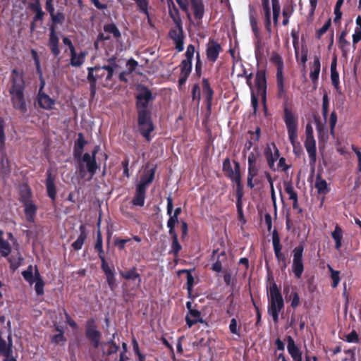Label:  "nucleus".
<instances>
[{
	"label": "nucleus",
	"mask_w": 361,
	"mask_h": 361,
	"mask_svg": "<svg viewBox=\"0 0 361 361\" xmlns=\"http://www.w3.org/2000/svg\"><path fill=\"white\" fill-rule=\"evenodd\" d=\"M99 150V146L97 145L94 147L92 154L85 153L81 155V152H75V158L78 159V173L80 178L89 181L90 180L97 170L99 169V166L96 162L95 156Z\"/></svg>",
	"instance_id": "obj_1"
},
{
	"label": "nucleus",
	"mask_w": 361,
	"mask_h": 361,
	"mask_svg": "<svg viewBox=\"0 0 361 361\" xmlns=\"http://www.w3.org/2000/svg\"><path fill=\"white\" fill-rule=\"evenodd\" d=\"M117 68L118 65L115 59H110L106 65L87 68V79L91 82V91L92 94L95 92L96 82L99 80L102 82L104 86L108 85L109 82L111 80L114 72Z\"/></svg>",
	"instance_id": "obj_2"
},
{
	"label": "nucleus",
	"mask_w": 361,
	"mask_h": 361,
	"mask_svg": "<svg viewBox=\"0 0 361 361\" xmlns=\"http://www.w3.org/2000/svg\"><path fill=\"white\" fill-rule=\"evenodd\" d=\"M11 87L9 90L13 106L22 113L27 111L25 100L24 98L25 81L22 72L16 69L11 73Z\"/></svg>",
	"instance_id": "obj_3"
},
{
	"label": "nucleus",
	"mask_w": 361,
	"mask_h": 361,
	"mask_svg": "<svg viewBox=\"0 0 361 361\" xmlns=\"http://www.w3.org/2000/svg\"><path fill=\"white\" fill-rule=\"evenodd\" d=\"M284 121L293 152L295 154H299L301 152V145L298 140V121L292 112L287 109L284 111Z\"/></svg>",
	"instance_id": "obj_4"
},
{
	"label": "nucleus",
	"mask_w": 361,
	"mask_h": 361,
	"mask_svg": "<svg viewBox=\"0 0 361 361\" xmlns=\"http://www.w3.org/2000/svg\"><path fill=\"white\" fill-rule=\"evenodd\" d=\"M269 314L272 317L275 322H278L279 313L283 307V300L276 285L274 283L269 288Z\"/></svg>",
	"instance_id": "obj_5"
},
{
	"label": "nucleus",
	"mask_w": 361,
	"mask_h": 361,
	"mask_svg": "<svg viewBox=\"0 0 361 361\" xmlns=\"http://www.w3.org/2000/svg\"><path fill=\"white\" fill-rule=\"evenodd\" d=\"M247 162V186L252 189L258 183L257 179L254 180V178L258 175L261 166L259 157L252 152L249 154Z\"/></svg>",
	"instance_id": "obj_6"
},
{
	"label": "nucleus",
	"mask_w": 361,
	"mask_h": 361,
	"mask_svg": "<svg viewBox=\"0 0 361 361\" xmlns=\"http://www.w3.org/2000/svg\"><path fill=\"white\" fill-rule=\"evenodd\" d=\"M139 130L141 134L149 141V133L153 131L154 127L150 120L149 112L147 109L140 110L138 114Z\"/></svg>",
	"instance_id": "obj_7"
},
{
	"label": "nucleus",
	"mask_w": 361,
	"mask_h": 361,
	"mask_svg": "<svg viewBox=\"0 0 361 361\" xmlns=\"http://www.w3.org/2000/svg\"><path fill=\"white\" fill-rule=\"evenodd\" d=\"M13 341L11 334H8L6 339L4 338L0 332V357L3 361H17L13 355Z\"/></svg>",
	"instance_id": "obj_8"
},
{
	"label": "nucleus",
	"mask_w": 361,
	"mask_h": 361,
	"mask_svg": "<svg viewBox=\"0 0 361 361\" xmlns=\"http://www.w3.org/2000/svg\"><path fill=\"white\" fill-rule=\"evenodd\" d=\"M233 164L234 168L232 167L230 159H226L223 163V171L228 177L239 185L241 180L240 164L234 161Z\"/></svg>",
	"instance_id": "obj_9"
},
{
	"label": "nucleus",
	"mask_w": 361,
	"mask_h": 361,
	"mask_svg": "<svg viewBox=\"0 0 361 361\" xmlns=\"http://www.w3.org/2000/svg\"><path fill=\"white\" fill-rule=\"evenodd\" d=\"M304 247L302 245L297 246L293 250V259L292 269L296 278L300 279L304 270L302 262V252Z\"/></svg>",
	"instance_id": "obj_10"
},
{
	"label": "nucleus",
	"mask_w": 361,
	"mask_h": 361,
	"mask_svg": "<svg viewBox=\"0 0 361 361\" xmlns=\"http://www.w3.org/2000/svg\"><path fill=\"white\" fill-rule=\"evenodd\" d=\"M271 61L276 66V82L277 87L279 89V94L281 96L284 93V84H283V63L281 57L275 54L271 56Z\"/></svg>",
	"instance_id": "obj_11"
},
{
	"label": "nucleus",
	"mask_w": 361,
	"mask_h": 361,
	"mask_svg": "<svg viewBox=\"0 0 361 361\" xmlns=\"http://www.w3.org/2000/svg\"><path fill=\"white\" fill-rule=\"evenodd\" d=\"M85 333L94 348L100 344L101 333L97 329L94 319H90L86 323Z\"/></svg>",
	"instance_id": "obj_12"
},
{
	"label": "nucleus",
	"mask_w": 361,
	"mask_h": 361,
	"mask_svg": "<svg viewBox=\"0 0 361 361\" xmlns=\"http://www.w3.org/2000/svg\"><path fill=\"white\" fill-rule=\"evenodd\" d=\"M151 100H152L151 92L145 87L140 88L139 93L137 95V106L138 111L140 110L146 109L149 102Z\"/></svg>",
	"instance_id": "obj_13"
},
{
	"label": "nucleus",
	"mask_w": 361,
	"mask_h": 361,
	"mask_svg": "<svg viewBox=\"0 0 361 361\" xmlns=\"http://www.w3.org/2000/svg\"><path fill=\"white\" fill-rule=\"evenodd\" d=\"M222 48L218 42L214 40H209L207 44V59L208 61L214 63L216 61Z\"/></svg>",
	"instance_id": "obj_14"
},
{
	"label": "nucleus",
	"mask_w": 361,
	"mask_h": 361,
	"mask_svg": "<svg viewBox=\"0 0 361 361\" xmlns=\"http://www.w3.org/2000/svg\"><path fill=\"white\" fill-rule=\"evenodd\" d=\"M25 190L27 195V197H29L30 195V190L27 188H25ZM24 206L27 220L30 222L33 221L37 209L36 206L29 200V198L26 197L24 199Z\"/></svg>",
	"instance_id": "obj_15"
},
{
	"label": "nucleus",
	"mask_w": 361,
	"mask_h": 361,
	"mask_svg": "<svg viewBox=\"0 0 361 361\" xmlns=\"http://www.w3.org/2000/svg\"><path fill=\"white\" fill-rule=\"evenodd\" d=\"M287 349L293 361H302V352L295 345L294 340L288 336L287 338Z\"/></svg>",
	"instance_id": "obj_16"
},
{
	"label": "nucleus",
	"mask_w": 361,
	"mask_h": 361,
	"mask_svg": "<svg viewBox=\"0 0 361 361\" xmlns=\"http://www.w3.org/2000/svg\"><path fill=\"white\" fill-rule=\"evenodd\" d=\"M44 83L42 84L41 88L38 95V103L39 105L44 109H51L54 105V100L51 99L47 94L41 92L43 87Z\"/></svg>",
	"instance_id": "obj_17"
},
{
	"label": "nucleus",
	"mask_w": 361,
	"mask_h": 361,
	"mask_svg": "<svg viewBox=\"0 0 361 361\" xmlns=\"http://www.w3.org/2000/svg\"><path fill=\"white\" fill-rule=\"evenodd\" d=\"M71 54V61L70 64L73 67H80L81 66L86 56V53L85 51H81L80 53H77L75 49L70 51Z\"/></svg>",
	"instance_id": "obj_18"
},
{
	"label": "nucleus",
	"mask_w": 361,
	"mask_h": 361,
	"mask_svg": "<svg viewBox=\"0 0 361 361\" xmlns=\"http://www.w3.org/2000/svg\"><path fill=\"white\" fill-rule=\"evenodd\" d=\"M192 7L194 11V16L197 20V23L199 25L204 16V6L201 0H191Z\"/></svg>",
	"instance_id": "obj_19"
},
{
	"label": "nucleus",
	"mask_w": 361,
	"mask_h": 361,
	"mask_svg": "<svg viewBox=\"0 0 361 361\" xmlns=\"http://www.w3.org/2000/svg\"><path fill=\"white\" fill-rule=\"evenodd\" d=\"M59 43V39L56 35V33L55 32L54 29H51L49 39V47L54 56H58L60 54Z\"/></svg>",
	"instance_id": "obj_20"
},
{
	"label": "nucleus",
	"mask_w": 361,
	"mask_h": 361,
	"mask_svg": "<svg viewBox=\"0 0 361 361\" xmlns=\"http://www.w3.org/2000/svg\"><path fill=\"white\" fill-rule=\"evenodd\" d=\"M256 85L258 89L259 93L262 96V99L265 101L266 94V78L264 73L262 72H258L256 75L255 78Z\"/></svg>",
	"instance_id": "obj_21"
},
{
	"label": "nucleus",
	"mask_w": 361,
	"mask_h": 361,
	"mask_svg": "<svg viewBox=\"0 0 361 361\" xmlns=\"http://www.w3.org/2000/svg\"><path fill=\"white\" fill-rule=\"evenodd\" d=\"M143 185H137L136 188V193L133 199V204L137 206H143L145 203L146 189L143 188Z\"/></svg>",
	"instance_id": "obj_22"
},
{
	"label": "nucleus",
	"mask_w": 361,
	"mask_h": 361,
	"mask_svg": "<svg viewBox=\"0 0 361 361\" xmlns=\"http://www.w3.org/2000/svg\"><path fill=\"white\" fill-rule=\"evenodd\" d=\"M305 147L312 161H315L316 142L314 137H306Z\"/></svg>",
	"instance_id": "obj_23"
},
{
	"label": "nucleus",
	"mask_w": 361,
	"mask_h": 361,
	"mask_svg": "<svg viewBox=\"0 0 361 361\" xmlns=\"http://www.w3.org/2000/svg\"><path fill=\"white\" fill-rule=\"evenodd\" d=\"M261 1L265 18V27L269 32H271V12L269 8V0H261Z\"/></svg>",
	"instance_id": "obj_24"
},
{
	"label": "nucleus",
	"mask_w": 361,
	"mask_h": 361,
	"mask_svg": "<svg viewBox=\"0 0 361 361\" xmlns=\"http://www.w3.org/2000/svg\"><path fill=\"white\" fill-rule=\"evenodd\" d=\"M80 233L78 237L77 240L73 243L72 247L75 250H79L82 248V245L87 238V233L85 232V225H81L79 228Z\"/></svg>",
	"instance_id": "obj_25"
},
{
	"label": "nucleus",
	"mask_w": 361,
	"mask_h": 361,
	"mask_svg": "<svg viewBox=\"0 0 361 361\" xmlns=\"http://www.w3.org/2000/svg\"><path fill=\"white\" fill-rule=\"evenodd\" d=\"M320 61L318 57H314L313 63L311 66V71L310 74V77L313 82H315L319 78V72H320Z\"/></svg>",
	"instance_id": "obj_26"
},
{
	"label": "nucleus",
	"mask_w": 361,
	"mask_h": 361,
	"mask_svg": "<svg viewBox=\"0 0 361 361\" xmlns=\"http://www.w3.org/2000/svg\"><path fill=\"white\" fill-rule=\"evenodd\" d=\"M198 322H202L200 312L195 310H190L186 316L187 324L190 327Z\"/></svg>",
	"instance_id": "obj_27"
},
{
	"label": "nucleus",
	"mask_w": 361,
	"mask_h": 361,
	"mask_svg": "<svg viewBox=\"0 0 361 361\" xmlns=\"http://www.w3.org/2000/svg\"><path fill=\"white\" fill-rule=\"evenodd\" d=\"M54 181V179L52 177V176L51 175V173H49L48 174V177L47 178L46 186H47V190L48 195L53 200H55L56 195V188H55Z\"/></svg>",
	"instance_id": "obj_28"
},
{
	"label": "nucleus",
	"mask_w": 361,
	"mask_h": 361,
	"mask_svg": "<svg viewBox=\"0 0 361 361\" xmlns=\"http://www.w3.org/2000/svg\"><path fill=\"white\" fill-rule=\"evenodd\" d=\"M331 236L335 241V247L339 250L342 245L343 231L341 228L336 225L334 231L331 233Z\"/></svg>",
	"instance_id": "obj_29"
},
{
	"label": "nucleus",
	"mask_w": 361,
	"mask_h": 361,
	"mask_svg": "<svg viewBox=\"0 0 361 361\" xmlns=\"http://www.w3.org/2000/svg\"><path fill=\"white\" fill-rule=\"evenodd\" d=\"M120 274L121 276H123L124 279L130 281H136L137 280V284L139 285L141 279L138 273H137L136 269L135 267L132 268L131 269L127 271H120Z\"/></svg>",
	"instance_id": "obj_30"
},
{
	"label": "nucleus",
	"mask_w": 361,
	"mask_h": 361,
	"mask_svg": "<svg viewBox=\"0 0 361 361\" xmlns=\"http://www.w3.org/2000/svg\"><path fill=\"white\" fill-rule=\"evenodd\" d=\"M154 173L155 169L154 168L145 171L143 175L142 176L140 182L138 185H142V183H144L143 188L146 189V185L153 180Z\"/></svg>",
	"instance_id": "obj_31"
},
{
	"label": "nucleus",
	"mask_w": 361,
	"mask_h": 361,
	"mask_svg": "<svg viewBox=\"0 0 361 361\" xmlns=\"http://www.w3.org/2000/svg\"><path fill=\"white\" fill-rule=\"evenodd\" d=\"M347 35V32L345 31H343L341 33V35L339 37L338 39V46L339 48L341 49L343 52V55L345 56L348 52L350 43L348 41L346 40L345 36Z\"/></svg>",
	"instance_id": "obj_32"
},
{
	"label": "nucleus",
	"mask_w": 361,
	"mask_h": 361,
	"mask_svg": "<svg viewBox=\"0 0 361 361\" xmlns=\"http://www.w3.org/2000/svg\"><path fill=\"white\" fill-rule=\"evenodd\" d=\"M102 348L103 353L107 355H111L114 353H116L119 349V347L116 345L113 341L103 343L102 344Z\"/></svg>",
	"instance_id": "obj_33"
},
{
	"label": "nucleus",
	"mask_w": 361,
	"mask_h": 361,
	"mask_svg": "<svg viewBox=\"0 0 361 361\" xmlns=\"http://www.w3.org/2000/svg\"><path fill=\"white\" fill-rule=\"evenodd\" d=\"M315 188H317L318 193L323 195H326L329 192L326 180L322 179L319 176L316 178Z\"/></svg>",
	"instance_id": "obj_34"
},
{
	"label": "nucleus",
	"mask_w": 361,
	"mask_h": 361,
	"mask_svg": "<svg viewBox=\"0 0 361 361\" xmlns=\"http://www.w3.org/2000/svg\"><path fill=\"white\" fill-rule=\"evenodd\" d=\"M274 249L276 257L279 262H283V268L286 267L285 255L281 252V247L278 240H273Z\"/></svg>",
	"instance_id": "obj_35"
},
{
	"label": "nucleus",
	"mask_w": 361,
	"mask_h": 361,
	"mask_svg": "<svg viewBox=\"0 0 361 361\" xmlns=\"http://www.w3.org/2000/svg\"><path fill=\"white\" fill-rule=\"evenodd\" d=\"M35 289L37 295H40L44 293V282L40 277L38 270L35 268Z\"/></svg>",
	"instance_id": "obj_36"
},
{
	"label": "nucleus",
	"mask_w": 361,
	"mask_h": 361,
	"mask_svg": "<svg viewBox=\"0 0 361 361\" xmlns=\"http://www.w3.org/2000/svg\"><path fill=\"white\" fill-rule=\"evenodd\" d=\"M32 9L35 12V16L33 18L34 22L42 21L44 13L42 10L39 0H35V2L32 5Z\"/></svg>",
	"instance_id": "obj_37"
},
{
	"label": "nucleus",
	"mask_w": 361,
	"mask_h": 361,
	"mask_svg": "<svg viewBox=\"0 0 361 361\" xmlns=\"http://www.w3.org/2000/svg\"><path fill=\"white\" fill-rule=\"evenodd\" d=\"M175 23L176 24V29L170 31V36L173 39L174 41H177V37L183 38V29L180 19H174Z\"/></svg>",
	"instance_id": "obj_38"
},
{
	"label": "nucleus",
	"mask_w": 361,
	"mask_h": 361,
	"mask_svg": "<svg viewBox=\"0 0 361 361\" xmlns=\"http://www.w3.org/2000/svg\"><path fill=\"white\" fill-rule=\"evenodd\" d=\"M0 252L4 257L11 252V246L9 243L3 238V231H0Z\"/></svg>",
	"instance_id": "obj_39"
},
{
	"label": "nucleus",
	"mask_w": 361,
	"mask_h": 361,
	"mask_svg": "<svg viewBox=\"0 0 361 361\" xmlns=\"http://www.w3.org/2000/svg\"><path fill=\"white\" fill-rule=\"evenodd\" d=\"M272 11H273V20L274 24H278L279 17L281 11V6L279 0H271Z\"/></svg>",
	"instance_id": "obj_40"
},
{
	"label": "nucleus",
	"mask_w": 361,
	"mask_h": 361,
	"mask_svg": "<svg viewBox=\"0 0 361 361\" xmlns=\"http://www.w3.org/2000/svg\"><path fill=\"white\" fill-rule=\"evenodd\" d=\"M180 66L181 74L190 75L192 68V61L184 59Z\"/></svg>",
	"instance_id": "obj_41"
},
{
	"label": "nucleus",
	"mask_w": 361,
	"mask_h": 361,
	"mask_svg": "<svg viewBox=\"0 0 361 361\" xmlns=\"http://www.w3.org/2000/svg\"><path fill=\"white\" fill-rule=\"evenodd\" d=\"M104 30L106 32L111 33L116 38H118L121 36L120 31L114 23L104 25Z\"/></svg>",
	"instance_id": "obj_42"
},
{
	"label": "nucleus",
	"mask_w": 361,
	"mask_h": 361,
	"mask_svg": "<svg viewBox=\"0 0 361 361\" xmlns=\"http://www.w3.org/2000/svg\"><path fill=\"white\" fill-rule=\"evenodd\" d=\"M24 279L28 281L30 284L35 281V274H33V269L32 266H29L27 270L22 273Z\"/></svg>",
	"instance_id": "obj_43"
},
{
	"label": "nucleus",
	"mask_w": 361,
	"mask_h": 361,
	"mask_svg": "<svg viewBox=\"0 0 361 361\" xmlns=\"http://www.w3.org/2000/svg\"><path fill=\"white\" fill-rule=\"evenodd\" d=\"M202 89H203V93L205 94L207 99L208 101H210L212 98L213 91L212 90L211 87H209V82L207 80L204 79L203 83H202Z\"/></svg>",
	"instance_id": "obj_44"
},
{
	"label": "nucleus",
	"mask_w": 361,
	"mask_h": 361,
	"mask_svg": "<svg viewBox=\"0 0 361 361\" xmlns=\"http://www.w3.org/2000/svg\"><path fill=\"white\" fill-rule=\"evenodd\" d=\"M328 269H329V270L331 272V279L333 280L332 286H333V288H336V287H337V286H338V284L339 283V281H340L339 271L334 270L332 269V267L331 266H329V265H328Z\"/></svg>",
	"instance_id": "obj_45"
},
{
	"label": "nucleus",
	"mask_w": 361,
	"mask_h": 361,
	"mask_svg": "<svg viewBox=\"0 0 361 361\" xmlns=\"http://www.w3.org/2000/svg\"><path fill=\"white\" fill-rule=\"evenodd\" d=\"M284 185H285V190L287 192V194L289 195V199L292 200H295V199L298 198V195L295 192L292 184L288 182H286L284 183Z\"/></svg>",
	"instance_id": "obj_46"
},
{
	"label": "nucleus",
	"mask_w": 361,
	"mask_h": 361,
	"mask_svg": "<svg viewBox=\"0 0 361 361\" xmlns=\"http://www.w3.org/2000/svg\"><path fill=\"white\" fill-rule=\"evenodd\" d=\"M56 331L59 333L51 337V342L55 344H59L61 342H64L65 338H64L62 330L60 329L59 326H56Z\"/></svg>",
	"instance_id": "obj_47"
},
{
	"label": "nucleus",
	"mask_w": 361,
	"mask_h": 361,
	"mask_svg": "<svg viewBox=\"0 0 361 361\" xmlns=\"http://www.w3.org/2000/svg\"><path fill=\"white\" fill-rule=\"evenodd\" d=\"M331 78L332 83L337 88L339 83V75L333 64H331Z\"/></svg>",
	"instance_id": "obj_48"
},
{
	"label": "nucleus",
	"mask_w": 361,
	"mask_h": 361,
	"mask_svg": "<svg viewBox=\"0 0 361 361\" xmlns=\"http://www.w3.org/2000/svg\"><path fill=\"white\" fill-rule=\"evenodd\" d=\"M343 1L344 0H338L336 2V4L335 8H334V13L336 16L335 19H334L335 22L338 21L341 18L342 13L341 11V7L343 3Z\"/></svg>",
	"instance_id": "obj_49"
},
{
	"label": "nucleus",
	"mask_w": 361,
	"mask_h": 361,
	"mask_svg": "<svg viewBox=\"0 0 361 361\" xmlns=\"http://www.w3.org/2000/svg\"><path fill=\"white\" fill-rule=\"evenodd\" d=\"M178 222V217L174 215H171L167 222V226L169 228L170 234H174V226Z\"/></svg>",
	"instance_id": "obj_50"
},
{
	"label": "nucleus",
	"mask_w": 361,
	"mask_h": 361,
	"mask_svg": "<svg viewBox=\"0 0 361 361\" xmlns=\"http://www.w3.org/2000/svg\"><path fill=\"white\" fill-rule=\"evenodd\" d=\"M99 257L102 260V269L103 271L104 272L105 275L111 273L113 271V270L109 267L108 264L106 262L104 255H99Z\"/></svg>",
	"instance_id": "obj_51"
},
{
	"label": "nucleus",
	"mask_w": 361,
	"mask_h": 361,
	"mask_svg": "<svg viewBox=\"0 0 361 361\" xmlns=\"http://www.w3.org/2000/svg\"><path fill=\"white\" fill-rule=\"evenodd\" d=\"M106 281L111 290L116 286V279L114 271L106 274Z\"/></svg>",
	"instance_id": "obj_52"
},
{
	"label": "nucleus",
	"mask_w": 361,
	"mask_h": 361,
	"mask_svg": "<svg viewBox=\"0 0 361 361\" xmlns=\"http://www.w3.org/2000/svg\"><path fill=\"white\" fill-rule=\"evenodd\" d=\"M266 173L267 180L270 184L271 200L273 201L274 204L275 205L276 204V195H275V191H274V185H273V181H272L270 174L269 173Z\"/></svg>",
	"instance_id": "obj_53"
},
{
	"label": "nucleus",
	"mask_w": 361,
	"mask_h": 361,
	"mask_svg": "<svg viewBox=\"0 0 361 361\" xmlns=\"http://www.w3.org/2000/svg\"><path fill=\"white\" fill-rule=\"evenodd\" d=\"M290 300L291 301V306L293 308L297 307L300 304V298L298 294L296 292L292 293L290 295Z\"/></svg>",
	"instance_id": "obj_54"
},
{
	"label": "nucleus",
	"mask_w": 361,
	"mask_h": 361,
	"mask_svg": "<svg viewBox=\"0 0 361 361\" xmlns=\"http://www.w3.org/2000/svg\"><path fill=\"white\" fill-rule=\"evenodd\" d=\"M95 249H97L99 252V255H104V251L102 249V235L100 231H98L97 234V240L95 244Z\"/></svg>",
	"instance_id": "obj_55"
},
{
	"label": "nucleus",
	"mask_w": 361,
	"mask_h": 361,
	"mask_svg": "<svg viewBox=\"0 0 361 361\" xmlns=\"http://www.w3.org/2000/svg\"><path fill=\"white\" fill-rule=\"evenodd\" d=\"M336 121H337L336 114L334 111H333L331 114L330 121H329L331 135H334V128L336 124Z\"/></svg>",
	"instance_id": "obj_56"
},
{
	"label": "nucleus",
	"mask_w": 361,
	"mask_h": 361,
	"mask_svg": "<svg viewBox=\"0 0 361 361\" xmlns=\"http://www.w3.org/2000/svg\"><path fill=\"white\" fill-rule=\"evenodd\" d=\"M176 1L183 11L188 12V17L190 18V13L188 12V0H176Z\"/></svg>",
	"instance_id": "obj_57"
},
{
	"label": "nucleus",
	"mask_w": 361,
	"mask_h": 361,
	"mask_svg": "<svg viewBox=\"0 0 361 361\" xmlns=\"http://www.w3.org/2000/svg\"><path fill=\"white\" fill-rule=\"evenodd\" d=\"M195 47L192 44H190L187 47V50L185 52V59L192 60L194 54H195Z\"/></svg>",
	"instance_id": "obj_58"
},
{
	"label": "nucleus",
	"mask_w": 361,
	"mask_h": 361,
	"mask_svg": "<svg viewBox=\"0 0 361 361\" xmlns=\"http://www.w3.org/2000/svg\"><path fill=\"white\" fill-rule=\"evenodd\" d=\"M180 249H181V246L178 241L177 235L176 233H174L173 243H172V250H173L174 254L177 255V253L180 251Z\"/></svg>",
	"instance_id": "obj_59"
},
{
	"label": "nucleus",
	"mask_w": 361,
	"mask_h": 361,
	"mask_svg": "<svg viewBox=\"0 0 361 361\" xmlns=\"http://www.w3.org/2000/svg\"><path fill=\"white\" fill-rule=\"evenodd\" d=\"M137 4L140 11L147 13V2L146 0H135V1Z\"/></svg>",
	"instance_id": "obj_60"
},
{
	"label": "nucleus",
	"mask_w": 361,
	"mask_h": 361,
	"mask_svg": "<svg viewBox=\"0 0 361 361\" xmlns=\"http://www.w3.org/2000/svg\"><path fill=\"white\" fill-rule=\"evenodd\" d=\"M5 144V135L4 131L3 121L0 118V149H3Z\"/></svg>",
	"instance_id": "obj_61"
},
{
	"label": "nucleus",
	"mask_w": 361,
	"mask_h": 361,
	"mask_svg": "<svg viewBox=\"0 0 361 361\" xmlns=\"http://www.w3.org/2000/svg\"><path fill=\"white\" fill-rule=\"evenodd\" d=\"M130 239H116L114 242L116 246H117L120 250H123L125 247L126 243L129 242Z\"/></svg>",
	"instance_id": "obj_62"
},
{
	"label": "nucleus",
	"mask_w": 361,
	"mask_h": 361,
	"mask_svg": "<svg viewBox=\"0 0 361 361\" xmlns=\"http://www.w3.org/2000/svg\"><path fill=\"white\" fill-rule=\"evenodd\" d=\"M331 25V20L329 19L317 32L318 37H320L322 35H324L329 29Z\"/></svg>",
	"instance_id": "obj_63"
},
{
	"label": "nucleus",
	"mask_w": 361,
	"mask_h": 361,
	"mask_svg": "<svg viewBox=\"0 0 361 361\" xmlns=\"http://www.w3.org/2000/svg\"><path fill=\"white\" fill-rule=\"evenodd\" d=\"M360 40H361V30L355 29V33L353 35V42L355 44Z\"/></svg>",
	"instance_id": "obj_64"
}]
</instances>
